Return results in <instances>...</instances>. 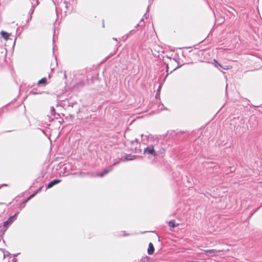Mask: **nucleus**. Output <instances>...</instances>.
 Segmentation results:
<instances>
[{
  "label": "nucleus",
  "instance_id": "1",
  "mask_svg": "<svg viewBox=\"0 0 262 262\" xmlns=\"http://www.w3.org/2000/svg\"><path fill=\"white\" fill-rule=\"evenodd\" d=\"M144 152L145 154L156 157L159 154H161V155L164 154V149L163 148H161L158 150L157 145H150L144 148Z\"/></svg>",
  "mask_w": 262,
  "mask_h": 262
},
{
  "label": "nucleus",
  "instance_id": "2",
  "mask_svg": "<svg viewBox=\"0 0 262 262\" xmlns=\"http://www.w3.org/2000/svg\"><path fill=\"white\" fill-rule=\"evenodd\" d=\"M119 162H114L112 165H110L107 168L104 169L99 174V176L101 177H102L108 173L109 172L111 171L113 169V166L118 164Z\"/></svg>",
  "mask_w": 262,
  "mask_h": 262
},
{
  "label": "nucleus",
  "instance_id": "3",
  "mask_svg": "<svg viewBox=\"0 0 262 262\" xmlns=\"http://www.w3.org/2000/svg\"><path fill=\"white\" fill-rule=\"evenodd\" d=\"M18 212L15 213L14 215L10 216L7 221L3 223V227L7 228L8 225L12 222L13 219L18 214Z\"/></svg>",
  "mask_w": 262,
  "mask_h": 262
},
{
  "label": "nucleus",
  "instance_id": "4",
  "mask_svg": "<svg viewBox=\"0 0 262 262\" xmlns=\"http://www.w3.org/2000/svg\"><path fill=\"white\" fill-rule=\"evenodd\" d=\"M61 180L58 179H54L48 183L46 186V189L52 188L53 186L58 184Z\"/></svg>",
  "mask_w": 262,
  "mask_h": 262
},
{
  "label": "nucleus",
  "instance_id": "5",
  "mask_svg": "<svg viewBox=\"0 0 262 262\" xmlns=\"http://www.w3.org/2000/svg\"><path fill=\"white\" fill-rule=\"evenodd\" d=\"M155 251V248L153 244L151 243H150L148 245V248L147 249V252L149 255H151L154 253Z\"/></svg>",
  "mask_w": 262,
  "mask_h": 262
},
{
  "label": "nucleus",
  "instance_id": "6",
  "mask_svg": "<svg viewBox=\"0 0 262 262\" xmlns=\"http://www.w3.org/2000/svg\"><path fill=\"white\" fill-rule=\"evenodd\" d=\"M136 156L135 155H132L130 154H126L124 157V160L125 161L132 160H133L136 157Z\"/></svg>",
  "mask_w": 262,
  "mask_h": 262
},
{
  "label": "nucleus",
  "instance_id": "7",
  "mask_svg": "<svg viewBox=\"0 0 262 262\" xmlns=\"http://www.w3.org/2000/svg\"><path fill=\"white\" fill-rule=\"evenodd\" d=\"M47 83V79L46 77L41 78L37 82V85L46 84Z\"/></svg>",
  "mask_w": 262,
  "mask_h": 262
},
{
  "label": "nucleus",
  "instance_id": "8",
  "mask_svg": "<svg viewBox=\"0 0 262 262\" xmlns=\"http://www.w3.org/2000/svg\"><path fill=\"white\" fill-rule=\"evenodd\" d=\"M178 224H176L175 223V221H170L169 222H168V225L169 226V227L170 228H174L177 226H178Z\"/></svg>",
  "mask_w": 262,
  "mask_h": 262
},
{
  "label": "nucleus",
  "instance_id": "9",
  "mask_svg": "<svg viewBox=\"0 0 262 262\" xmlns=\"http://www.w3.org/2000/svg\"><path fill=\"white\" fill-rule=\"evenodd\" d=\"M2 36L4 39H5L6 40H7L9 38L10 34L6 32L2 31Z\"/></svg>",
  "mask_w": 262,
  "mask_h": 262
},
{
  "label": "nucleus",
  "instance_id": "10",
  "mask_svg": "<svg viewBox=\"0 0 262 262\" xmlns=\"http://www.w3.org/2000/svg\"><path fill=\"white\" fill-rule=\"evenodd\" d=\"M145 26V23L144 21V20L143 19H141L140 21V22L139 23V24H138L137 25V26H136V28L138 27H143Z\"/></svg>",
  "mask_w": 262,
  "mask_h": 262
},
{
  "label": "nucleus",
  "instance_id": "11",
  "mask_svg": "<svg viewBox=\"0 0 262 262\" xmlns=\"http://www.w3.org/2000/svg\"><path fill=\"white\" fill-rule=\"evenodd\" d=\"M30 94H31V95H37V94H41V92H38L37 91V90H35V89H33L32 91H31L29 93Z\"/></svg>",
  "mask_w": 262,
  "mask_h": 262
},
{
  "label": "nucleus",
  "instance_id": "12",
  "mask_svg": "<svg viewBox=\"0 0 262 262\" xmlns=\"http://www.w3.org/2000/svg\"><path fill=\"white\" fill-rule=\"evenodd\" d=\"M204 252L206 254H207V253L213 254V253H215V252H216L217 251L214 249H210V250H204Z\"/></svg>",
  "mask_w": 262,
  "mask_h": 262
},
{
  "label": "nucleus",
  "instance_id": "13",
  "mask_svg": "<svg viewBox=\"0 0 262 262\" xmlns=\"http://www.w3.org/2000/svg\"><path fill=\"white\" fill-rule=\"evenodd\" d=\"M51 115L54 117V118H55L56 117V112H55V108H54V107H51Z\"/></svg>",
  "mask_w": 262,
  "mask_h": 262
},
{
  "label": "nucleus",
  "instance_id": "14",
  "mask_svg": "<svg viewBox=\"0 0 262 262\" xmlns=\"http://www.w3.org/2000/svg\"><path fill=\"white\" fill-rule=\"evenodd\" d=\"M150 5H149L147 7V12L145 13L144 15V16L145 17V18H148L149 16V14L148 13V12H149V6Z\"/></svg>",
  "mask_w": 262,
  "mask_h": 262
},
{
  "label": "nucleus",
  "instance_id": "15",
  "mask_svg": "<svg viewBox=\"0 0 262 262\" xmlns=\"http://www.w3.org/2000/svg\"><path fill=\"white\" fill-rule=\"evenodd\" d=\"M135 32V30L133 29L129 31V32L126 35V38H127L129 36H130L133 33Z\"/></svg>",
  "mask_w": 262,
  "mask_h": 262
},
{
  "label": "nucleus",
  "instance_id": "16",
  "mask_svg": "<svg viewBox=\"0 0 262 262\" xmlns=\"http://www.w3.org/2000/svg\"><path fill=\"white\" fill-rule=\"evenodd\" d=\"M32 5H33V4L32 2ZM35 5L36 4H34V6H32V8L30 9L29 13H30L31 14H32L33 12H34V7L35 6Z\"/></svg>",
  "mask_w": 262,
  "mask_h": 262
},
{
  "label": "nucleus",
  "instance_id": "17",
  "mask_svg": "<svg viewBox=\"0 0 262 262\" xmlns=\"http://www.w3.org/2000/svg\"><path fill=\"white\" fill-rule=\"evenodd\" d=\"M37 194V192H34L33 193L31 194L28 198L29 199H31L32 198H33L35 195H36Z\"/></svg>",
  "mask_w": 262,
  "mask_h": 262
},
{
  "label": "nucleus",
  "instance_id": "18",
  "mask_svg": "<svg viewBox=\"0 0 262 262\" xmlns=\"http://www.w3.org/2000/svg\"><path fill=\"white\" fill-rule=\"evenodd\" d=\"M37 194V192H34L33 193L31 194L28 198L29 199H31L32 198H33L35 195H36Z\"/></svg>",
  "mask_w": 262,
  "mask_h": 262
},
{
  "label": "nucleus",
  "instance_id": "19",
  "mask_svg": "<svg viewBox=\"0 0 262 262\" xmlns=\"http://www.w3.org/2000/svg\"><path fill=\"white\" fill-rule=\"evenodd\" d=\"M64 4L65 5V7L68 9V8L70 4L68 2L64 1Z\"/></svg>",
  "mask_w": 262,
  "mask_h": 262
},
{
  "label": "nucleus",
  "instance_id": "20",
  "mask_svg": "<svg viewBox=\"0 0 262 262\" xmlns=\"http://www.w3.org/2000/svg\"><path fill=\"white\" fill-rule=\"evenodd\" d=\"M158 106L159 107V109H160L161 110H164V106L163 104H161L159 105Z\"/></svg>",
  "mask_w": 262,
  "mask_h": 262
},
{
  "label": "nucleus",
  "instance_id": "21",
  "mask_svg": "<svg viewBox=\"0 0 262 262\" xmlns=\"http://www.w3.org/2000/svg\"><path fill=\"white\" fill-rule=\"evenodd\" d=\"M30 199H29V198H28L27 199H26V200H25L23 202H22V204H24L25 203H26L28 201H29Z\"/></svg>",
  "mask_w": 262,
  "mask_h": 262
},
{
  "label": "nucleus",
  "instance_id": "22",
  "mask_svg": "<svg viewBox=\"0 0 262 262\" xmlns=\"http://www.w3.org/2000/svg\"><path fill=\"white\" fill-rule=\"evenodd\" d=\"M16 261H17V259L15 257H13L11 260V262H16ZM8 262H10V261H8Z\"/></svg>",
  "mask_w": 262,
  "mask_h": 262
},
{
  "label": "nucleus",
  "instance_id": "23",
  "mask_svg": "<svg viewBox=\"0 0 262 262\" xmlns=\"http://www.w3.org/2000/svg\"><path fill=\"white\" fill-rule=\"evenodd\" d=\"M215 62H216L215 67L220 66V67H222V66L219 63H218L216 61H215Z\"/></svg>",
  "mask_w": 262,
  "mask_h": 262
},
{
  "label": "nucleus",
  "instance_id": "24",
  "mask_svg": "<svg viewBox=\"0 0 262 262\" xmlns=\"http://www.w3.org/2000/svg\"><path fill=\"white\" fill-rule=\"evenodd\" d=\"M41 188H42V187L39 188L35 192H37V193L38 192H39L41 190Z\"/></svg>",
  "mask_w": 262,
  "mask_h": 262
},
{
  "label": "nucleus",
  "instance_id": "25",
  "mask_svg": "<svg viewBox=\"0 0 262 262\" xmlns=\"http://www.w3.org/2000/svg\"><path fill=\"white\" fill-rule=\"evenodd\" d=\"M161 87H162V85L160 84L159 86V88H158V91H160V89L161 88Z\"/></svg>",
  "mask_w": 262,
  "mask_h": 262
},
{
  "label": "nucleus",
  "instance_id": "26",
  "mask_svg": "<svg viewBox=\"0 0 262 262\" xmlns=\"http://www.w3.org/2000/svg\"><path fill=\"white\" fill-rule=\"evenodd\" d=\"M122 38H123L124 40H125L127 39V38H126V36H123Z\"/></svg>",
  "mask_w": 262,
  "mask_h": 262
},
{
  "label": "nucleus",
  "instance_id": "27",
  "mask_svg": "<svg viewBox=\"0 0 262 262\" xmlns=\"http://www.w3.org/2000/svg\"><path fill=\"white\" fill-rule=\"evenodd\" d=\"M123 235H124V236H128V235H129V234H124Z\"/></svg>",
  "mask_w": 262,
  "mask_h": 262
},
{
  "label": "nucleus",
  "instance_id": "28",
  "mask_svg": "<svg viewBox=\"0 0 262 262\" xmlns=\"http://www.w3.org/2000/svg\"><path fill=\"white\" fill-rule=\"evenodd\" d=\"M113 39L115 40H117V38H113Z\"/></svg>",
  "mask_w": 262,
  "mask_h": 262
},
{
  "label": "nucleus",
  "instance_id": "29",
  "mask_svg": "<svg viewBox=\"0 0 262 262\" xmlns=\"http://www.w3.org/2000/svg\"><path fill=\"white\" fill-rule=\"evenodd\" d=\"M102 26H103V27H104V23H103V24H102Z\"/></svg>",
  "mask_w": 262,
  "mask_h": 262
},
{
  "label": "nucleus",
  "instance_id": "30",
  "mask_svg": "<svg viewBox=\"0 0 262 262\" xmlns=\"http://www.w3.org/2000/svg\"><path fill=\"white\" fill-rule=\"evenodd\" d=\"M36 1L37 2H36V5H37L38 4V1H37V0H36Z\"/></svg>",
  "mask_w": 262,
  "mask_h": 262
}]
</instances>
